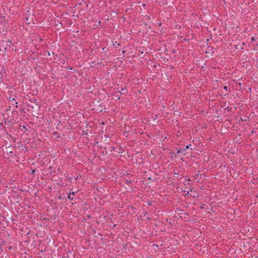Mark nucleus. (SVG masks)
<instances>
[{
    "mask_svg": "<svg viewBox=\"0 0 258 258\" xmlns=\"http://www.w3.org/2000/svg\"><path fill=\"white\" fill-rule=\"evenodd\" d=\"M189 146H190V145L186 146L185 148L184 149L182 150L181 154L183 156H184L186 154V150H187V149L189 148Z\"/></svg>",
    "mask_w": 258,
    "mask_h": 258,
    "instance_id": "nucleus-1",
    "label": "nucleus"
},
{
    "mask_svg": "<svg viewBox=\"0 0 258 258\" xmlns=\"http://www.w3.org/2000/svg\"><path fill=\"white\" fill-rule=\"evenodd\" d=\"M133 181V180L132 179H131L130 177H128V178H127V179L125 178V183L131 184L132 183Z\"/></svg>",
    "mask_w": 258,
    "mask_h": 258,
    "instance_id": "nucleus-2",
    "label": "nucleus"
},
{
    "mask_svg": "<svg viewBox=\"0 0 258 258\" xmlns=\"http://www.w3.org/2000/svg\"><path fill=\"white\" fill-rule=\"evenodd\" d=\"M53 135L55 136V138H60L59 134H58L57 132H54L53 133Z\"/></svg>",
    "mask_w": 258,
    "mask_h": 258,
    "instance_id": "nucleus-3",
    "label": "nucleus"
},
{
    "mask_svg": "<svg viewBox=\"0 0 258 258\" xmlns=\"http://www.w3.org/2000/svg\"><path fill=\"white\" fill-rule=\"evenodd\" d=\"M68 199H69L70 201H72L73 200V198L71 197V194H69V195L68 196Z\"/></svg>",
    "mask_w": 258,
    "mask_h": 258,
    "instance_id": "nucleus-4",
    "label": "nucleus"
},
{
    "mask_svg": "<svg viewBox=\"0 0 258 258\" xmlns=\"http://www.w3.org/2000/svg\"><path fill=\"white\" fill-rule=\"evenodd\" d=\"M132 209V211L134 213H136V208L134 207H131Z\"/></svg>",
    "mask_w": 258,
    "mask_h": 258,
    "instance_id": "nucleus-5",
    "label": "nucleus"
},
{
    "mask_svg": "<svg viewBox=\"0 0 258 258\" xmlns=\"http://www.w3.org/2000/svg\"><path fill=\"white\" fill-rule=\"evenodd\" d=\"M88 135V130L86 132L83 131L82 135Z\"/></svg>",
    "mask_w": 258,
    "mask_h": 258,
    "instance_id": "nucleus-6",
    "label": "nucleus"
},
{
    "mask_svg": "<svg viewBox=\"0 0 258 258\" xmlns=\"http://www.w3.org/2000/svg\"><path fill=\"white\" fill-rule=\"evenodd\" d=\"M223 89L226 91H227L228 90V87L225 86L223 87Z\"/></svg>",
    "mask_w": 258,
    "mask_h": 258,
    "instance_id": "nucleus-7",
    "label": "nucleus"
},
{
    "mask_svg": "<svg viewBox=\"0 0 258 258\" xmlns=\"http://www.w3.org/2000/svg\"><path fill=\"white\" fill-rule=\"evenodd\" d=\"M35 169H33L31 171V174H35Z\"/></svg>",
    "mask_w": 258,
    "mask_h": 258,
    "instance_id": "nucleus-8",
    "label": "nucleus"
},
{
    "mask_svg": "<svg viewBox=\"0 0 258 258\" xmlns=\"http://www.w3.org/2000/svg\"><path fill=\"white\" fill-rule=\"evenodd\" d=\"M181 151H182V150H181V149H179V150H177V153L178 154H179V153H181Z\"/></svg>",
    "mask_w": 258,
    "mask_h": 258,
    "instance_id": "nucleus-9",
    "label": "nucleus"
},
{
    "mask_svg": "<svg viewBox=\"0 0 258 258\" xmlns=\"http://www.w3.org/2000/svg\"><path fill=\"white\" fill-rule=\"evenodd\" d=\"M69 194H71V195L74 196L75 195V192L73 191L72 192H70Z\"/></svg>",
    "mask_w": 258,
    "mask_h": 258,
    "instance_id": "nucleus-10",
    "label": "nucleus"
},
{
    "mask_svg": "<svg viewBox=\"0 0 258 258\" xmlns=\"http://www.w3.org/2000/svg\"><path fill=\"white\" fill-rule=\"evenodd\" d=\"M251 40L252 41H255V38H254V37H252L251 38Z\"/></svg>",
    "mask_w": 258,
    "mask_h": 258,
    "instance_id": "nucleus-11",
    "label": "nucleus"
},
{
    "mask_svg": "<svg viewBox=\"0 0 258 258\" xmlns=\"http://www.w3.org/2000/svg\"><path fill=\"white\" fill-rule=\"evenodd\" d=\"M191 197H193V198H195V197H197V196H196V195H191Z\"/></svg>",
    "mask_w": 258,
    "mask_h": 258,
    "instance_id": "nucleus-12",
    "label": "nucleus"
},
{
    "mask_svg": "<svg viewBox=\"0 0 258 258\" xmlns=\"http://www.w3.org/2000/svg\"><path fill=\"white\" fill-rule=\"evenodd\" d=\"M193 189H194V188H190V191L192 192Z\"/></svg>",
    "mask_w": 258,
    "mask_h": 258,
    "instance_id": "nucleus-13",
    "label": "nucleus"
},
{
    "mask_svg": "<svg viewBox=\"0 0 258 258\" xmlns=\"http://www.w3.org/2000/svg\"><path fill=\"white\" fill-rule=\"evenodd\" d=\"M125 52V50H124L122 51V53H124Z\"/></svg>",
    "mask_w": 258,
    "mask_h": 258,
    "instance_id": "nucleus-14",
    "label": "nucleus"
},
{
    "mask_svg": "<svg viewBox=\"0 0 258 258\" xmlns=\"http://www.w3.org/2000/svg\"><path fill=\"white\" fill-rule=\"evenodd\" d=\"M118 92L120 93V95H121V94H122V93H121V91H119Z\"/></svg>",
    "mask_w": 258,
    "mask_h": 258,
    "instance_id": "nucleus-15",
    "label": "nucleus"
},
{
    "mask_svg": "<svg viewBox=\"0 0 258 258\" xmlns=\"http://www.w3.org/2000/svg\"><path fill=\"white\" fill-rule=\"evenodd\" d=\"M128 175H130V174H129V173H127L126 176H128Z\"/></svg>",
    "mask_w": 258,
    "mask_h": 258,
    "instance_id": "nucleus-16",
    "label": "nucleus"
},
{
    "mask_svg": "<svg viewBox=\"0 0 258 258\" xmlns=\"http://www.w3.org/2000/svg\"><path fill=\"white\" fill-rule=\"evenodd\" d=\"M115 226H116V224H114L113 227H115Z\"/></svg>",
    "mask_w": 258,
    "mask_h": 258,
    "instance_id": "nucleus-17",
    "label": "nucleus"
}]
</instances>
